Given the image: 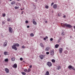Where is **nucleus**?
<instances>
[{"mask_svg":"<svg viewBox=\"0 0 75 75\" xmlns=\"http://www.w3.org/2000/svg\"><path fill=\"white\" fill-rule=\"evenodd\" d=\"M61 25L63 27H68V28H72V26H71V25L67 24V23L63 24L62 23L61 24Z\"/></svg>","mask_w":75,"mask_h":75,"instance_id":"nucleus-1","label":"nucleus"},{"mask_svg":"<svg viewBox=\"0 0 75 75\" xmlns=\"http://www.w3.org/2000/svg\"><path fill=\"white\" fill-rule=\"evenodd\" d=\"M19 44L18 43H14L13 45L12 46V47H19Z\"/></svg>","mask_w":75,"mask_h":75,"instance_id":"nucleus-2","label":"nucleus"},{"mask_svg":"<svg viewBox=\"0 0 75 75\" xmlns=\"http://www.w3.org/2000/svg\"><path fill=\"white\" fill-rule=\"evenodd\" d=\"M47 64L49 67H51L52 66V64H51V63L50 62H47Z\"/></svg>","mask_w":75,"mask_h":75,"instance_id":"nucleus-3","label":"nucleus"},{"mask_svg":"<svg viewBox=\"0 0 75 75\" xmlns=\"http://www.w3.org/2000/svg\"><path fill=\"white\" fill-rule=\"evenodd\" d=\"M39 57L41 59H44V57H45V55H40Z\"/></svg>","mask_w":75,"mask_h":75,"instance_id":"nucleus-4","label":"nucleus"},{"mask_svg":"<svg viewBox=\"0 0 75 75\" xmlns=\"http://www.w3.org/2000/svg\"><path fill=\"white\" fill-rule=\"evenodd\" d=\"M9 32L10 33H13V29L11 27H9Z\"/></svg>","mask_w":75,"mask_h":75,"instance_id":"nucleus-5","label":"nucleus"},{"mask_svg":"<svg viewBox=\"0 0 75 75\" xmlns=\"http://www.w3.org/2000/svg\"><path fill=\"white\" fill-rule=\"evenodd\" d=\"M50 54L51 55H54V50L50 51Z\"/></svg>","mask_w":75,"mask_h":75,"instance_id":"nucleus-6","label":"nucleus"},{"mask_svg":"<svg viewBox=\"0 0 75 75\" xmlns=\"http://www.w3.org/2000/svg\"><path fill=\"white\" fill-rule=\"evenodd\" d=\"M5 71L6 72V73L8 74L9 72V70L7 68H6L5 69Z\"/></svg>","mask_w":75,"mask_h":75,"instance_id":"nucleus-7","label":"nucleus"},{"mask_svg":"<svg viewBox=\"0 0 75 75\" xmlns=\"http://www.w3.org/2000/svg\"><path fill=\"white\" fill-rule=\"evenodd\" d=\"M63 50V49L62 48H60L59 49V52L60 53V54H61L62 53V51Z\"/></svg>","mask_w":75,"mask_h":75,"instance_id":"nucleus-8","label":"nucleus"},{"mask_svg":"<svg viewBox=\"0 0 75 75\" xmlns=\"http://www.w3.org/2000/svg\"><path fill=\"white\" fill-rule=\"evenodd\" d=\"M50 48L49 47H47L45 49V51H48L50 50Z\"/></svg>","mask_w":75,"mask_h":75,"instance_id":"nucleus-9","label":"nucleus"},{"mask_svg":"<svg viewBox=\"0 0 75 75\" xmlns=\"http://www.w3.org/2000/svg\"><path fill=\"white\" fill-rule=\"evenodd\" d=\"M4 47H6L7 45V42H5L4 43Z\"/></svg>","mask_w":75,"mask_h":75,"instance_id":"nucleus-10","label":"nucleus"},{"mask_svg":"<svg viewBox=\"0 0 75 75\" xmlns=\"http://www.w3.org/2000/svg\"><path fill=\"white\" fill-rule=\"evenodd\" d=\"M54 8H56L57 7V5L56 4H54L53 6Z\"/></svg>","mask_w":75,"mask_h":75,"instance_id":"nucleus-11","label":"nucleus"},{"mask_svg":"<svg viewBox=\"0 0 75 75\" xmlns=\"http://www.w3.org/2000/svg\"><path fill=\"white\" fill-rule=\"evenodd\" d=\"M17 67V65L16 64H14L13 66V68H16Z\"/></svg>","mask_w":75,"mask_h":75,"instance_id":"nucleus-12","label":"nucleus"},{"mask_svg":"<svg viewBox=\"0 0 75 75\" xmlns=\"http://www.w3.org/2000/svg\"><path fill=\"white\" fill-rule=\"evenodd\" d=\"M73 67H72V66L70 65L68 67V68H69V69H72V68Z\"/></svg>","mask_w":75,"mask_h":75,"instance_id":"nucleus-13","label":"nucleus"},{"mask_svg":"<svg viewBox=\"0 0 75 75\" xmlns=\"http://www.w3.org/2000/svg\"><path fill=\"white\" fill-rule=\"evenodd\" d=\"M4 55H8V53L7 52H4Z\"/></svg>","mask_w":75,"mask_h":75,"instance_id":"nucleus-14","label":"nucleus"},{"mask_svg":"<svg viewBox=\"0 0 75 75\" xmlns=\"http://www.w3.org/2000/svg\"><path fill=\"white\" fill-rule=\"evenodd\" d=\"M11 4L12 5L13 4H15V1H13L11 3Z\"/></svg>","mask_w":75,"mask_h":75,"instance_id":"nucleus-15","label":"nucleus"},{"mask_svg":"<svg viewBox=\"0 0 75 75\" xmlns=\"http://www.w3.org/2000/svg\"><path fill=\"white\" fill-rule=\"evenodd\" d=\"M34 34L32 33L30 34V37H34Z\"/></svg>","mask_w":75,"mask_h":75,"instance_id":"nucleus-16","label":"nucleus"},{"mask_svg":"<svg viewBox=\"0 0 75 75\" xmlns=\"http://www.w3.org/2000/svg\"><path fill=\"white\" fill-rule=\"evenodd\" d=\"M33 23L35 25H36V24H37V23H36V22H35V21H33Z\"/></svg>","mask_w":75,"mask_h":75,"instance_id":"nucleus-17","label":"nucleus"},{"mask_svg":"<svg viewBox=\"0 0 75 75\" xmlns=\"http://www.w3.org/2000/svg\"><path fill=\"white\" fill-rule=\"evenodd\" d=\"M49 75V71H47L46 72V73L45 74V75Z\"/></svg>","mask_w":75,"mask_h":75,"instance_id":"nucleus-18","label":"nucleus"},{"mask_svg":"<svg viewBox=\"0 0 75 75\" xmlns=\"http://www.w3.org/2000/svg\"><path fill=\"white\" fill-rule=\"evenodd\" d=\"M11 60L12 61H15V58L14 57L12 58Z\"/></svg>","mask_w":75,"mask_h":75,"instance_id":"nucleus-19","label":"nucleus"},{"mask_svg":"<svg viewBox=\"0 0 75 75\" xmlns=\"http://www.w3.org/2000/svg\"><path fill=\"white\" fill-rule=\"evenodd\" d=\"M12 49H14L15 50H17L16 47H12Z\"/></svg>","mask_w":75,"mask_h":75,"instance_id":"nucleus-20","label":"nucleus"},{"mask_svg":"<svg viewBox=\"0 0 75 75\" xmlns=\"http://www.w3.org/2000/svg\"><path fill=\"white\" fill-rule=\"evenodd\" d=\"M57 69L59 70V69H61V66H58L57 68Z\"/></svg>","mask_w":75,"mask_h":75,"instance_id":"nucleus-21","label":"nucleus"},{"mask_svg":"<svg viewBox=\"0 0 75 75\" xmlns=\"http://www.w3.org/2000/svg\"><path fill=\"white\" fill-rule=\"evenodd\" d=\"M64 53L65 54H67L68 53V51L67 50H65L64 51Z\"/></svg>","mask_w":75,"mask_h":75,"instance_id":"nucleus-22","label":"nucleus"},{"mask_svg":"<svg viewBox=\"0 0 75 75\" xmlns=\"http://www.w3.org/2000/svg\"><path fill=\"white\" fill-rule=\"evenodd\" d=\"M52 62H55V60L54 59H52Z\"/></svg>","mask_w":75,"mask_h":75,"instance_id":"nucleus-23","label":"nucleus"},{"mask_svg":"<svg viewBox=\"0 0 75 75\" xmlns=\"http://www.w3.org/2000/svg\"><path fill=\"white\" fill-rule=\"evenodd\" d=\"M8 59H5L4 61L5 62H8Z\"/></svg>","mask_w":75,"mask_h":75,"instance_id":"nucleus-24","label":"nucleus"},{"mask_svg":"<svg viewBox=\"0 0 75 75\" xmlns=\"http://www.w3.org/2000/svg\"><path fill=\"white\" fill-rule=\"evenodd\" d=\"M21 74H22L23 75H25V73L24 72H21Z\"/></svg>","mask_w":75,"mask_h":75,"instance_id":"nucleus-25","label":"nucleus"},{"mask_svg":"<svg viewBox=\"0 0 75 75\" xmlns=\"http://www.w3.org/2000/svg\"><path fill=\"white\" fill-rule=\"evenodd\" d=\"M41 47H43V45L42 44V43H41L40 44Z\"/></svg>","mask_w":75,"mask_h":75,"instance_id":"nucleus-26","label":"nucleus"},{"mask_svg":"<svg viewBox=\"0 0 75 75\" xmlns=\"http://www.w3.org/2000/svg\"><path fill=\"white\" fill-rule=\"evenodd\" d=\"M59 47L58 44H57L55 45V47Z\"/></svg>","mask_w":75,"mask_h":75,"instance_id":"nucleus-27","label":"nucleus"},{"mask_svg":"<svg viewBox=\"0 0 75 75\" xmlns=\"http://www.w3.org/2000/svg\"><path fill=\"white\" fill-rule=\"evenodd\" d=\"M45 8H46L47 9H48V8H49V6H48V5H46L45 6Z\"/></svg>","mask_w":75,"mask_h":75,"instance_id":"nucleus-28","label":"nucleus"},{"mask_svg":"<svg viewBox=\"0 0 75 75\" xmlns=\"http://www.w3.org/2000/svg\"><path fill=\"white\" fill-rule=\"evenodd\" d=\"M30 71H31V69H30L29 68L28 69V72H30Z\"/></svg>","mask_w":75,"mask_h":75,"instance_id":"nucleus-29","label":"nucleus"},{"mask_svg":"<svg viewBox=\"0 0 75 75\" xmlns=\"http://www.w3.org/2000/svg\"><path fill=\"white\" fill-rule=\"evenodd\" d=\"M19 8V7H18L17 6L15 7V9H17V8Z\"/></svg>","mask_w":75,"mask_h":75,"instance_id":"nucleus-30","label":"nucleus"},{"mask_svg":"<svg viewBox=\"0 0 75 75\" xmlns=\"http://www.w3.org/2000/svg\"><path fill=\"white\" fill-rule=\"evenodd\" d=\"M2 16L3 17H5L6 16V14L5 13H4L2 15Z\"/></svg>","mask_w":75,"mask_h":75,"instance_id":"nucleus-31","label":"nucleus"},{"mask_svg":"<svg viewBox=\"0 0 75 75\" xmlns=\"http://www.w3.org/2000/svg\"><path fill=\"white\" fill-rule=\"evenodd\" d=\"M49 54L50 52H46V54H47V55H48V54Z\"/></svg>","mask_w":75,"mask_h":75,"instance_id":"nucleus-32","label":"nucleus"},{"mask_svg":"<svg viewBox=\"0 0 75 75\" xmlns=\"http://www.w3.org/2000/svg\"><path fill=\"white\" fill-rule=\"evenodd\" d=\"M7 20H8V21H10V19L8 18Z\"/></svg>","mask_w":75,"mask_h":75,"instance_id":"nucleus-33","label":"nucleus"},{"mask_svg":"<svg viewBox=\"0 0 75 75\" xmlns=\"http://www.w3.org/2000/svg\"><path fill=\"white\" fill-rule=\"evenodd\" d=\"M62 35H64V32H62Z\"/></svg>","mask_w":75,"mask_h":75,"instance_id":"nucleus-34","label":"nucleus"},{"mask_svg":"<svg viewBox=\"0 0 75 75\" xmlns=\"http://www.w3.org/2000/svg\"><path fill=\"white\" fill-rule=\"evenodd\" d=\"M71 69H73V70L75 71V69L74 68V67H72V68Z\"/></svg>","mask_w":75,"mask_h":75,"instance_id":"nucleus-35","label":"nucleus"},{"mask_svg":"<svg viewBox=\"0 0 75 75\" xmlns=\"http://www.w3.org/2000/svg\"><path fill=\"white\" fill-rule=\"evenodd\" d=\"M23 58H20V60H21V61H22V60H23Z\"/></svg>","mask_w":75,"mask_h":75,"instance_id":"nucleus-36","label":"nucleus"},{"mask_svg":"<svg viewBox=\"0 0 75 75\" xmlns=\"http://www.w3.org/2000/svg\"><path fill=\"white\" fill-rule=\"evenodd\" d=\"M61 13H59L58 14V16H61Z\"/></svg>","mask_w":75,"mask_h":75,"instance_id":"nucleus-37","label":"nucleus"},{"mask_svg":"<svg viewBox=\"0 0 75 75\" xmlns=\"http://www.w3.org/2000/svg\"><path fill=\"white\" fill-rule=\"evenodd\" d=\"M50 41H52L53 40V39H52V38H51L50 39Z\"/></svg>","mask_w":75,"mask_h":75,"instance_id":"nucleus-38","label":"nucleus"},{"mask_svg":"<svg viewBox=\"0 0 75 75\" xmlns=\"http://www.w3.org/2000/svg\"><path fill=\"white\" fill-rule=\"evenodd\" d=\"M27 69H25L24 70L25 72H27Z\"/></svg>","mask_w":75,"mask_h":75,"instance_id":"nucleus-39","label":"nucleus"},{"mask_svg":"<svg viewBox=\"0 0 75 75\" xmlns=\"http://www.w3.org/2000/svg\"><path fill=\"white\" fill-rule=\"evenodd\" d=\"M30 68H32V65H30Z\"/></svg>","mask_w":75,"mask_h":75,"instance_id":"nucleus-40","label":"nucleus"},{"mask_svg":"<svg viewBox=\"0 0 75 75\" xmlns=\"http://www.w3.org/2000/svg\"><path fill=\"white\" fill-rule=\"evenodd\" d=\"M25 23H28V21H25Z\"/></svg>","mask_w":75,"mask_h":75,"instance_id":"nucleus-41","label":"nucleus"},{"mask_svg":"<svg viewBox=\"0 0 75 75\" xmlns=\"http://www.w3.org/2000/svg\"><path fill=\"white\" fill-rule=\"evenodd\" d=\"M53 4H54V3L53 2L51 4V6H52V5H53Z\"/></svg>","mask_w":75,"mask_h":75,"instance_id":"nucleus-42","label":"nucleus"},{"mask_svg":"<svg viewBox=\"0 0 75 75\" xmlns=\"http://www.w3.org/2000/svg\"><path fill=\"white\" fill-rule=\"evenodd\" d=\"M45 38L46 39H48V37H47V36H46Z\"/></svg>","mask_w":75,"mask_h":75,"instance_id":"nucleus-43","label":"nucleus"},{"mask_svg":"<svg viewBox=\"0 0 75 75\" xmlns=\"http://www.w3.org/2000/svg\"><path fill=\"white\" fill-rule=\"evenodd\" d=\"M44 40H46V38H44Z\"/></svg>","mask_w":75,"mask_h":75,"instance_id":"nucleus-44","label":"nucleus"},{"mask_svg":"<svg viewBox=\"0 0 75 75\" xmlns=\"http://www.w3.org/2000/svg\"><path fill=\"white\" fill-rule=\"evenodd\" d=\"M63 17H64V18H65V17H66V16L64 15L63 16Z\"/></svg>","mask_w":75,"mask_h":75,"instance_id":"nucleus-45","label":"nucleus"},{"mask_svg":"<svg viewBox=\"0 0 75 75\" xmlns=\"http://www.w3.org/2000/svg\"><path fill=\"white\" fill-rule=\"evenodd\" d=\"M2 24H5V22H4V21H3L2 22Z\"/></svg>","mask_w":75,"mask_h":75,"instance_id":"nucleus-46","label":"nucleus"},{"mask_svg":"<svg viewBox=\"0 0 75 75\" xmlns=\"http://www.w3.org/2000/svg\"><path fill=\"white\" fill-rule=\"evenodd\" d=\"M27 27L28 28H29V27H30V26H27Z\"/></svg>","mask_w":75,"mask_h":75,"instance_id":"nucleus-47","label":"nucleus"},{"mask_svg":"<svg viewBox=\"0 0 75 75\" xmlns=\"http://www.w3.org/2000/svg\"><path fill=\"white\" fill-rule=\"evenodd\" d=\"M45 23H47V21H45Z\"/></svg>","mask_w":75,"mask_h":75,"instance_id":"nucleus-48","label":"nucleus"},{"mask_svg":"<svg viewBox=\"0 0 75 75\" xmlns=\"http://www.w3.org/2000/svg\"><path fill=\"white\" fill-rule=\"evenodd\" d=\"M66 48L67 50H68V47H66Z\"/></svg>","mask_w":75,"mask_h":75,"instance_id":"nucleus-49","label":"nucleus"},{"mask_svg":"<svg viewBox=\"0 0 75 75\" xmlns=\"http://www.w3.org/2000/svg\"><path fill=\"white\" fill-rule=\"evenodd\" d=\"M23 48H25V47H22Z\"/></svg>","mask_w":75,"mask_h":75,"instance_id":"nucleus-50","label":"nucleus"},{"mask_svg":"<svg viewBox=\"0 0 75 75\" xmlns=\"http://www.w3.org/2000/svg\"><path fill=\"white\" fill-rule=\"evenodd\" d=\"M21 10H23V9H22V8H21Z\"/></svg>","mask_w":75,"mask_h":75,"instance_id":"nucleus-51","label":"nucleus"},{"mask_svg":"<svg viewBox=\"0 0 75 75\" xmlns=\"http://www.w3.org/2000/svg\"><path fill=\"white\" fill-rule=\"evenodd\" d=\"M21 14H23V12H22V13H21Z\"/></svg>","mask_w":75,"mask_h":75,"instance_id":"nucleus-52","label":"nucleus"},{"mask_svg":"<svg viewBox=\"0 0 75 75\" xmlns=\"http://www.w3.org/2000/svg\"><path fill=\"white\" fill-rule=\"evenodd\" d=\"M56 48H58V47H55Z\"/></svg>","mask_w":75,"mask_h":75,"instance_id":"nucleus-53","label":"nucleus"},{"mask_svg":"<svg viewBox=\"0 0 75 75\" xmlns=\"http://www.w3.org/2000/svg\"><path fill=\"white\" fill-rule=\"evenodd\" d=\"M74 28H75V25L74 26Z\"/></svg>","mask_w":75,"mask_h":75,"instance_id":"nucleus-54","label":"nucleus"},{"mask_svg":"<svg viewBox=\"0 0 75 75\" xmlns=\"http://www.w3.org/2000/svg\"><path fill=\"white\" fill-rule=\"evenodd\" d=\"M1 57V55H0V58Z\"/></svg>","mask_w":75,"mask_h":75,"instance_id":"nucleus-55","label":"nucleus"},{"mask_svg":"<svg viewBox=\"0 0 75 75\" xmlns=\"http://www.w3.org/2000/svg\"><path fill=\"white\" fill-rule=\"evenodd\" d=\"M22 13H24V11H23Z\"/></svg>","mask_w":75,"mask_h":75,"instance_id":"nucleus-56","label":"nucleus"},{"mask_svg":"<svg viewBox=\"0 0 75 75\" xmlns=\"http://www.w3.org/2000/svg\"><path fill=\"white\" fill-rule=\"evenodd\" d=\"M17 0V1H19V0Z\"/></svg>","mask_w":75,"mask_h":75,"instance_id":"nucleus-57","label":"nucleus"},{"mask_svg":"<svg viewBox=\"0 0 75 75\" xmlns=\"http://www.w3.org/2000/svg\"><path fill=\"white\" fill-rule=\"evenodd\" d=\"M11 0H10V1H11Z\"/></svg>","mask_w":75,"mask_h":75,"instance_id":"nucleus-58","label":"nucleus"},{"mask_svg":"<svg viewBox=\"0 0 75 75\" xmlns=\"http://www.w3.org/2000/svg\"><path fill=\"white\" fill-rule=\"evenodd\" d=\"M22 47H23V46H22Z\"/></svg>","mask_w":75,"mask_h":75,"instance_id":"nucleus-59","label":"nucleus"}]
</instances>
